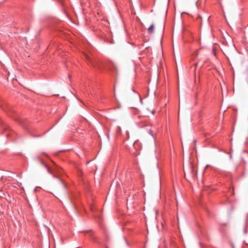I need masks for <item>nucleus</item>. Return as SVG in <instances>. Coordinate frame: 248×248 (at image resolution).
Instances as JSON below:
<instances>
[{"label":"nucleus","instance_id":"nucleus-3","mask_svg":"<svg viewBox=\"0 0 248 248\" xmlns=\"http://www.w3.org/2000/svg\"><path fill=\"white\" fill-rule=\"evenodd\" d=\"M155 26L154 24H152L148 29V32L150 33H153L154 31Z\"/></svg>","mask_w":248,"mask_h":248},{"label":"nucleus","instance_id":"nucleus-5","mask_svg":"<svg viewBox=\"0 0 248 248\" xmlns=\"http://www.w3.org/2000/svg\"><path fill=\"white\" fill-rule=\"evenodd\" d=\"M121 127H119V126H118V127H117V132L118 133H120L121 132Z\"/></svg>","mask_w":248,"mask_h":248},{"label":"nucleus","instance_id":"nucleus-4","mask_svg":"<svg viewBox=\"0 0 248 248\" xmlns=\"http://www.w3.org/2000/svg\"><path fill=\"white\" fill-rule=\"evenodd\" d=\"M61 185L62 187V188L64 189L65 191H66V186L65 184L63 183V182L62 180H61Z\"/></svg>","mask_w":248,"mask_h":248},{"label":"nucleus","instance_id":"nucleus-7","mask_svg":"<svg viewBox=\"0 0 248 248\" xmlns=\"http://www.w3.org/2000/svg\"><path fill=\"white\" fill-rule=\"evenodd\" d=\"M126 134H127V135L128 138H129V133H128V132H126Z\"/></svg>","mask_w":248,"mask_h":248},{"label":"nucleus","instance_id":"nucleus-6","mask_svg":"<svg viewBox=\"0 0 248 248\" xmlns=\"http://www.w3.org/2000/svg\"><path fill=\"white\" fill-rule=\"evenodd\" d=\"M149 134L151 135L152 137H154L153 132L151 130H149L148 131Z\"/></svg>","mask_w":248,"mask_h":248},{"label":"nucleus","instance_id":"nucleus-1","mask_svg":"<svg viewBox=\"0 0 248 248\" xmlns=\"http://www.w3.org/2000/svg\"><path fill=\"white\" fill-rule=\"evenodd\" d=\"M85 57L87 59V61L90 62L93 66L95 68L101 69L102 66V64L100 62L93 61L88 55H85Z\"/></svg>","mask_w":248,"mask_h":248},{"label":"nucleus","instance_id":"nucleus-8","mask_svg":"<svg viewBox=\"0 0 248 248\" xmlns=\"http://www.w3.org/2000/svg\"><path fill=\"white\" fill-rule=\"evenodd\" d=\"M245 233H246V229H245Z\"/></svg>","mask_w":248,"mask_h":248},{"label":"nucleus","instance_id":"nucleus-2","mask_svg":"<svg viewBox=\"0 0 248 248\" xmlns=\"http://www.w3.org/2000/svg\"><path fill=\"white\" fill-rule=\"evenodd\" d=\"M38 160H39V161L40 162V163L44 165V166L46 167V169L47 170V171L49 172V173H51V169L50 168L47 166L46 165V164H45L43 161L40 158V157H38Z\"/></svg>","mask_w":248,"mask_h":248}]
</instances>
